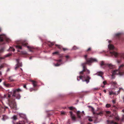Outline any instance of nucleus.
I'll return each instance as SVG.
<instances>
[{
	"instance_id": "obj_8",
	"label": "nucleus",
	"mask_w": 124,
	"mask_h": 124,
	"mask_svg": "<svg viewBox=\"0 0 124 124\" xmlns=\"http://www.w3.org/2000/svg\"><path fill=\"white\" fill-rule=\"evenodd\" d=\"M3 84L5 87L8 88L13 87L15 85L14 83L13 84L7 83L5 82H4L3 83Z\"/></svg>"
},
{
	"instance_id": "obj_59",
	"label": "nucleus",
	"mask_w": 124,
	"mask_h": 124,
	"mask_svg": "<svg viewBox=\"0 0 124 124\" xmlns=\"http://www.w3.org/2000/svg\"><path fill=\"white\" fill-rule=\"evenodd\" d=\"M82 113L84 114V111H82Z\"/></svg>"
},
{
	"instance_id": "obj_55",
	"label": "nucleus",
	"mask_w": 124,
	"mask_h": 124,
	"mask_svg": "<svg viewBox=\"0 0 124 124\" xmlns=\"http://www.w3.org/2000/svg\"><path fill=\"white\" fill-rule=\"evenodd\" d=\"M104 92L105 93H106V90H104Z\"/></svg>"
},
{
	"instance_id": "obj_26",
	"label": "nucleus",
	"mask_w": 124,
	"mask_h": 124,
	"mask_svg": "<svg viewBox=\"0 0 124 124\" xmlns=\"http://www.w3.org/2000/svg\"><path fill=\"white\" fill-rule=\"evenodd\" d=\"M15 50V49L14 48H13V47H10L8 50V51H13L14 52V51Z\"/></svg>"
},
{
	"instance_id": "obj_49",
	"label": "nucleus",
	"mask_w": 124,
	"mask_h": 124,
	"mask_svg": "<svg viewBox=\"0 0 124 124\" xmlns=\"http://www.w3.org/2000/svg\"><path fill=\"white\" fill-rule=\"evenodd\" d=\"M117 63H120L121 62V61H119V60L118 59L117 60Z\"/></svg>"
},
{
	"instance_id": "obj_21",
	"label": "nucleus",
	"mask_w": 124,
	"mask_h": 124,
	"mask_svg": "<svg viewBox=\"0 0 124 124\" xmlns=\"http://www.w3.org/2000/svg\"><path fill=\"white\" fill-rule=\"evenodd\" d=\"M47 44L50 47H51L54 44V42H48L47 43Z\"/></svg>"
},
{
	"instance_id": "obj_41",
	"label": "nucleus",
	"mask_w": 124,
	"mask_h": 124,
	"mask_svg": "<svg viewBox=\"0 0 124 124\" xmlns=\"http://www.w3.org/2000/svg\"><path fill=\"white\" fill-rule=\"evenodd\" d=\"M19 115L21 117H23V115L22 114H19Z\"/></svg>"
},
{
	"instance_id": "obj_2",
	"label": "nucleus",
	"mask_w": 124,
	"mask_h": 124,
	"mask_svg": "<svg viewBox=\"0 0 124 124\" xmlns=\"http://www.w3.org/2000/svg\"><path fill=\"white\" fill-rule=\"evenodd\" d=\"M13 92H9L7 95L8 103L9 106L11 109H16V105L15 101V99H19L21 96L19 92L22 91L21 90L18 88L13 89Z\"/></svg>"
},
{
	"instance_id": "obj_42",
	"label": "nucleus",
	"mask_w": 124,
	"mask_h": 124,
	"mask_svg": "<svg viewBox=\"0 0 124 124\" xmlns=\"http://www.w3.org/2000/svg\"><path fill=\"white\" fill-rule=\"evenodd\" d=\"M91 47H90L87 50H86V51H87V52L90 51H91Z\"/></svg>"
},
{
	"instance_id": "obj_34",
	"label": "nucleus",
	"mask_w": 124,
	"mask_h": 124,
	"mask_svg": "<svg viewBox=\"0 0 124 124\" xmlns=\"http://www.w3.org/2000/svg\"><path fill=\"white\" fill-rule=\"evenodd\" d=\"M111 105L110 104H108L106 105V107L107 108H109L110 107Z\"/></svg>"
},
{
	"instance_id": "obj_13",
	"label": "nucleus",
	"mask_w": 124,
	"mask_h": 124,
	"mask_svg": "<svg viewBox=\"0 0 124 124\" xmlns=\"http://www.w3.org/2000/svg\"><path fill=\"white\" fill-rule=\"evenodd\" d=\"M8 79L9 82H13L15 81V80L13 79V77L12 76L9 77L8 78Z\"/></svg>"
},
{
	"instance_id": "obj_10",
	"label": "nucleus",
	"mask_w": 124,
	"mask_h": 124,
	"mask_svg": "<svg viewBox=\"0 0 124 124\" xmlns=\"http://www.w3.org/2000/svg\"><path fill=\"white\" fill-rule=\"evenodd\" d=\"M70 117L72 120H75L76 119V118L75 115L73 114L72 112L71 111H70Z\"/></svg>"
},
{
	"instance_id": "obj_27",
	"label": "nucleus",
	"mask_w": 124,
	"mask_h": 124,
	"mask_svg": "<svg viewBox=\"0 0 124 124\" xmlns=\"http://www.w3.org/2000/svg\"><path fill=\"white\" fill-rule=\"evenodd\" d=\"M89 107H90L91 108H92L91 111H92V112L93 113V114L95 115V113L94 112V108L92 107L89 106Z\"/></svg>"
},
{
	"instance_id": "obj_57",
	"label": "nucleus",
	"mask_w": 124,
	"mask_h": 124,
	"mask_svg": "<svg viewBox=\"0 0 124 124\" xmlns=\"http://www.w3.org/2000/svg\"><path fill=\"white\" fill-rule=\"evenodd\" d=\"M1 75V71H0V75Z\"/></svg>"
},
{
	"instance_id": "obj_48",
	"label": "nucleus",
	"mask_w": 124,
	"mask_h": 124,
	"mask_svg": "<svg viewBox=\"0 0 124 124\" xmlns=\"http://www.w3.org/2000/svg\"><path fill=\"white\" fill-rule=\"evenodd\" d=\"M65 57L67 59H68L69 57V56L68 55H66L65 56Z\"/></svg>"
},
{
	"instance_id": "obj_36",
	"label": "nucleus",
	"mask_w": 124,
	"mask_h": 124,
	"mask_svg": "<svg viewBox=\"0 0 124 124\" xmlns=\"http://www.w3.org/2000/svg\"><path fill=\"white\" fill-rule=\"evenodd\" d=\"M4 51V49L2 48L0 49V53L3 52Z\"/></svg>"
},
{
	"instance_id": "obj_28",
	"label": "nucleus",
	"mask_w": 124,
	"mask_h": 124,
	"mask_svg": "<svg viewBox=\"0 0 124 124\" xmlns=\"http://www.w3.org/2000/svg\"><path fill=\"white\" fill-rule=\"evenodd\" d=\"M12 118L14 120H16L17 119V116L16 115L12 117Z\"/></svg>"
},
{
	"instance_id": "obj_23",
	"label": "nucleus",
	"mask_w": 124,
	"mask_h": 124,
	"mask_svg": "<svg viewBox=\"0 0 124 124\" xmlns=\"http://www.w3.org/2000/svg\"><path fill=\"white\" fill-rule=\"evenodd\" d=\"M27 47L30 50V51H31V52H33V48L31 47H30L29 46H27Z\"/></svg>"
},
{
	"instance_id": "obj_18",
	"label": "nucleus",
	"mask_w": 124,
	"mask_h": 124,
	"mask_svg": "<svg viewBox=\"0 0 124 124\" xmlns=\"http://www.w3.org/2000/svg\"><path fill=\"white\" fill-rule=\"evenodd\" d=\"M11 55V54H7L4 57H0V60L1 59H4L5 58Z\"/></svg>"
},
{
	"instance_id": "obj_54",
	"label": "nucleus",
	"mask_w": 124,
	"mask_h": 124,
	"mask_svg": "<svg viewBox=\"0 0 124 124\" xmlns=\"http://www.w3.org/2000/svg\"><path fill=\"white\" fill-rule=\"evenodd\" d=\"M116 118L117 120H119V117H116Z\"/></svg>"
},
{
	"instance_id": "obj_15",
	"label": "nucleus",
	"mask_w": 124,
	"mask_h": 124,
	"mask_svg": "<svg viewBox=\"0 0 124 124\" xmlns=\"http://www.w3.org/2000/svg\"><path fill=\"white\" fill-rule=\"evenodd\" d=\"M7 108H8V107H5V108L0 107V112H2L5 110Z\"/></svg>"
},
{
	"instance_id": "obj_61",
	"label": "nucleus",
	"mask_w": 124,
	"mask_h": 124,
	"mask_svg": "<svg viewBox=\"0 0 124 124\" xmlns=\"http://www.w3.org/2000/svg\"><path fill=\"white\" fill-rule=\"evenodd\" d=\"M122 111H123V112H124V109L123 110H122Z\"/></svg>"
},
{
	"instance_id": "obj_6",
	"label": "nucleus",
	"mask_w": 124,
	"mask_h": 124,
	"mask_svg": "<svg viewBox=\"0 0 124 124\" xmlns=\"http://www.w3.org/2000/svg\"><path fill=\"white\" fill-rule=\"evenodd\" d=\"M1 31V29L0 28V32ZM5 40L7 42H9L10 41V40L9 39L6 37L4 35H0V41L1 42H2Z\"/></svg>"
},
{
	"instance_id": "obj_20",
	"label": "nucleus",
	"mask_w": 124,
	"mask_h": 124,
	"mask_svg": "<svg viewBox=\"0 0 124 124\" xmlns=\"http://www.w3.org/2000/svg\"><path fill=\"white\" fill-rule=\"evenodd\" d=\"M107 122L108 123H110L111 124H118L116 122H115L113 121H110L109 120H107Z\"/></svg>"
},
{
	"instance_id": "obj_4",
	"label": "nucleus",
	"mask_w": 124,
	"mask_h": 124,
	"mask_svg": "<svg viewBox=\"0 0 124 124\" xmlns=\"http://www.w3.org/2000/svg\"><path fill=\"white\" fill-rule=\"evenodd\" d=\"M116 71L119 72L118 74L120 76L124 75V64L120 65L119 67L118 70H116Z\"/></svg>"
},
{
	"instance_id": "obj_45",
	"label": "nucleus",
	"mask_w": 124,
	"mask_h": 124,
	"mask_svg": "<svg viewBox=\"0 0 124 124\" xmlns=\"http://www.w3.org/2000/svg\"><path fill=\"white\" fill-rule=\"evenodd\" d=\"M106 113L107 114H109L110 113V112L109 111H106Z\"/></svg>"
},
{
	"instance_id": "obj_39",
	"label": "nucleus",
	"mask_w": 124,
	"mask_h": 124,
	"mask_svg": "<svg viewBox=\"0 0 124 124\" xmlns=\"http://www.w3.org/2000/svg\"><path fill=\"white\" fill-rule=\"evenodd\" d=\"M122 89V88H120L119 90L117 91V93H116V94L117 95L120 92V89Z\"/></svg>"
},
{
	"instance_id": "obj_3",
	"label": "nucleus",
	"mask_w": 124,
	"mask_h": 124,
	"mask_svg": "<svg viewBox=\"0 0 124 124\" xmlns=\"http://www.w3.org/2000/svg\"><path fill=\"white\" fill-rule=\"evenodd\" d=\"M109 53L112 56L114 55L116 57L120 58L121 59H124V53L118 54L114 51L112 52L110 51Z\"/></svg>"
},
{
	"instance_id": "obj_44",
	"label": "nucleus",
	"mask_w": 124,
	"mask_h": 124,
	"mask_svg": "<svg viewBox=\"0 0 124 124\" xmlns=\"http://www.w3.org/2000/svg\"><path fill=\"white\" fill-rule=\"evenodd\" d=\"M62 49L64 51H66L68 50V49L67 48H62Z\"/></svg>"
},
{
	"instance_id": "obj_5",
	"label": "nucleus",
	"mask_w": 124,
	"mask_h": 124,
	"mask_svg": "<svg viewBox=\"0 0 124 124\" xmlns=\"http://www.w3.org/2000/svg\"><path fill=\"white\" fill-rule=\"evenodd\" d=\"M28 43L24 41H20L18 45L16 46V48L19 49H22V46H25L27 45Z\"/></svg>"
},
{
	"instance_id": "obj_51",
	"label": "nucleus",
	"mask_w": 124,
	"mask_h": 124,
	"mask_svg": "<svg viewBox=\"0 0 124 124\" xmlns=\"http://www.w3.org/2000/svg\"><path fill=\"white\" fill-rule=\"evenodd\" d=\"M65 112H63L61 113V114H65Z\"/></svg>"
},
{
	"instance_id": "obj_14",
	"label": "nucleus",
	"mask_w": 124,
	"mask_h": 124,
	"mask_svg": "<svg viewBox=\"0 0 124 124\" xmlns=\"http://www.w3.org/2000/svg\"><path fill=\"white\" fill-rule=\"evenodd\" d=\"M77 114L78 117L79 118H80L81 117V116H82V113L79 111L77 112Z\"/></svg>"
},
{
	"instance_id": "obj_37",
	"label": "nucleus",
	"mask_w": 124,
	"mask_h": 124,
	"mask_svg": "<svg viewBox=\"0 0 124 124\" xmlns=\"http://www.w3.org/2000/svg\"><path fill=\"white\" fill-rule=\"evenodd\" d=\"M68 108L70 110H73L75 108L72 107H69Z\"/></svg>"
},
{
	"instance_id": "obj_52",
	"label": "nucleus",
	"mask_w": 124,
	"mask_h": 124,
	"mask_svg": "<svg viewBox=\"0 0 124 124\" xmlns=\"http://www.w3.org/2000/svg\"><path fill=\"white\" fill-rule=\"evenodd\" d=\"M112 102H113L114 103H115V100H113Z\"/></svg>"
},
{
	"instance_id": "obj_35",
	"label": "nucleus",
	"mask_w": 124,
	"mask_h": 124,
	"mask_svg": "<svg viewBox=\"0 0 124 124\" xmlns=\"http://www.w3.org/2000/svg\"><path fill=\"white\" fill-rule=\"evenodd\" d=\"M61 64L62 63L60 64L59 63H57L56 64H55L54 65L55 66H60Z\"/></svg>"
},
{
	"instance_id": "obj_62",
	"label": "nucleus",
	"mask_w": 124,
	"mask_h": 124,
	"mask_svg": "<svg viewBox=\"0 0 124 124\" xmlns=\"http://www.w3.org/2000/svg\"><path fill=\"white\" fill-rule=\"evenodd\" d=\"M102 86V87H103H103H104V86Z\"/></svg>"
},
{
	"instance_id": "obj_47",
	"label": "nucleus",
	"mask_w": 124,
	"mask_h": 124,
	"mask_svg": "<svg viewBox=\"0 0 124 124\" xmlns=\"http://www.w3.org/2000/svg\"><path fill=\"white\" fill-rule=\"evenodd\" d=\"M103 83L104 84V85H105L106 83V82L105 81H104L103 82Z\"/></svg>"
},
{
	"instance_id": "obj_24",
	"label": "nucleus",
	"mask_w": 124,
	"mask_h": 124,
	"mask_svg": "<svg viewBox=\"0 0 124 124\" xmlns=\"http://www.w3.org/2000/svg\"><path fill=\"white\" fill-rule=\"evenodd\" d=\"M110 84L114 85H116L117 84L116 82L113 81L110 82Z\"/></svg>"
},
{
	"instance_id": "obj_43",
	"label": "nucleus",
	"mask_w": 124,
	"mask_h": 124,
	"mask_svg": "<svg viewBox=\"0 0 124 124\" xmlns=\"http://www.w3.org/2000/svg\"><path fill=\"white\" fill-rule=\"evenodd\" d=\"M88 120L89 121H91V122L93 120L92 119L90 118H89V119H88Z\"/></svg>"
},
{
	"instance_id": "obj_17",
	"label": "nucleus",
	"mask_w": 124,
	"mask_h": 124,
	"mask_svg": "<svg viewBox=\"0 0 124 124\" xmlns=\"http://www.w3.org/2000/svg\"><path fill=\"white\" fill-rule=\"evenodd\" d=\"M2 117V119L3 121H5L6 120L8 119L9 118V117L5 115H3Z\"/></svg>"
},
{
	"instance_id": "obj_1",
	"label": "nucleus",
	"mask_w": 124,
	"mask_h": 124,
	"mask_svg": "<svg viewBox=\"0 0 124 124\" xmlns=\"http://www.w3.org/2000/svg\"><path fill=\"white\" fill-rule=\"evenodd\" d=\"M87 55H85L84 57L86 61V62L82 64V66L83 67V70L80 72V76H78L77 80L79 81L80 79H81L83 82L85 81L86 83H88L89 82V80L91 78L87 75V74L90 73V71L87 69L86 66V64H89V63L97 61V60L93 58H87Z\"/></svg>"
},
{
	"instance_id": "obj_25",
	"label": "nucleus",
	"mask_w": 124,
	"mask_h": 124,
	"mask_svg": "<svg viewBox=\"0 0 124 124\" xmlns=\"http://www.w3.org/2000/svg\"><path fill=\"white\" fill-rule=\"evenodd\" d=\"M55 46L60 49H61L62 48V46L61 45L55 44Z\"/></svg>"
},
{
	"instance_id": "obj_50",
	"label": "nucleus",
	"mask_w": 124,
	"mask_h": 124,
	"mask_svg": "<svg viewBox=\"0 0 124 124\" xmlns=\"http://www.w3.org/2000/svg\"><path fill=\"white\" fill-rule=\"evenodd\" d=\"M23 87L24 88H25L26 89H27L26 88V85H23Z\"/></svg>"
},
{
	"instance_id": "obj_30",
	"label": "nucleus",
	"mask_w": 124,
	"mask_h": 124,
	"mask_svg": "<svg viewBox=\"0 0 124 124\" xmlns=\"http://www.w3.org/2000/svg\"><path fill=\"white\" fill-rule=\"evenodd\" d=\"M121 33H118L115 34V36L117 37H119L121 35Z\"/></svg>"
},
{
	"instance_id": "obj_53",
	"label": "nucleus",
	"mask_w": 124,
	"mask_h": 124,
	"mask_svg": "<svg viewBox=\"0 0 124 124\" xmlns=\"http://www.w3.org/2000/svg\"><path fill=\"white\" fill-rule=\"evenodd\" d=\"M16 124H22L20 122H18Z\"/></svg>"
},
{
	"instance_id": "obj_58",
	"label": "nucleus",
	"mask_w": 124,
	"mask_h": 124,
	"mask_svg": "<svg viewBox=\"0 0 124 124\" xmlns=\"http://www.w3.org/2000/svg\"><path fill=\"white\" fill-rule=\"evenodd\" d=\"M32 58V57H30V58H29V59H31Z\"/></svg>"
},
{
	"instance_id": "obj_12",
	"label": "nucleus",
	"mask_w": 124,
	"mask_h": 124,
	"mask_svg": "<svg viewBox=\"0 0 124 124\" xmlns=\"http://www.w3.org/2000/svg\"><path fill=\"white\" fill-rule=\"evenodd\" d=\"M108 47L109 50H113L114 49V46L112 45L109 44L108 46Z\"/></svg>"
},
{
	"instance_id": "obj_9",
	"label": "nucleus",
	"mask_w": 124,
	"mask_h": 124,
	"mask_svg": "<svg viewBox=\"0 0 124 124\" xmlns=\"http://www.w3.org/2000/svg\"><path fill=\"white\" fill-rule=\"evenodd\" d=\"M119 73V72L118 71H116L115 70L113 71L112 72V74L111 75V78L112 79H114L115 78V75H119L118 73Z\"/></svg>"
},
{
	"instance_id": "obj_64",
	"label": "nucleus",
	"mask_w": 124,
	"mask_h": 124,
	"mask_svg": "<svg viewBox=\"0 0 124 124\" xmlns=\"http://www.w3.org/2000/svg\"><path fill=\"white\" fill-rule=\"evenodd\" d=\"M1 86H0V88H1Z\"/></svg>"
},
{
	"instance_id": "obj_60",
	"label": "nucleus",
	"mask_w": 124,
	"mask_h": 124,
	"mask_svg": "<svg viewBox=\"0 0 124 124\" xmlns=\"http://www.w3.org/2000/svg\"><path fill=\"white\" fill-rule=\"evenodd\" d=\"M87 124H92L90 123H88Z\"/></svg>"
},
{
	"instance_id": "obj_33",
	"label": "nucleus",
	"mask_w": 124,
	"mask_h": 124,
	"mask_svg": "<svg viewBox=\"0 0 124 124\" xmlns=\"http://www.w3.org/2000/svg\"><path fill=\"white\" fill-rule=\"evenodd\" d=\"M53 55L56 54L57 55L59 54V52L58 51L55 52L53 53Z\"/></svg>"
},
{
	"instance_id": "obj_38",
	"label": "nucleus",
	"mask_w": 124,
	"mask_h": 124,
	"mask_svg": "<svg viewBox=\"0 0 124 124\" xmlns=\"http://www.w3.org/2000/svg\"><path fill=\"white\" fill-rule=\"evenodd\" d=\"M56 61L57 62H59V63L60 64V62H62V60L61 59H59L57 60H56Z\"/></svg>"
},
{
	"instance_id": "obj_40",
	"label": "nucleus",
	"mask_w": 124,
	"mask_h": 124,
	"mask_svg": "<svg viewBox=\"0 0 124 124\" xmlns=\"http://www.w3.org/2000/svg\"><path fill=\"white\" fill-rule=\"evenodd\" d=\"M19 67L16 64L15 68V70H16Z\"/></svg>"
},
{
	"instance_id": "obj_19",
	"label": "nucleus",
	"mask_w": 124,
	"mask_h": 124,
	"mask_svg": "<svg viewBox=\"0 0 124 124\" xmlns=\"http://www.w3.org/2000/svg\"><path fill=\"white\" fill-rule=\"evenodd\" d=\"M16 61L17 62V65H18L19 67L22 66V64L21 63H20L19 61V60L18 59H16Z\"/></svg>"
},
{
	"instance_id": "obj_46",
	"label": "nucleus",
	"mask_w": 124,
	"mask_h": 124,
	"mask_svg": "<svg viewBox=\"0 0 124 124\" xmlns=\"http://www.w3.org/2000/svg\"><path fill=\"white\" fill-rule=\"evenodd\" d=\"M3 67H4V66L3 65H1L0 66V69H1L2 68H3Z\"/></svg>"
},
{
	"instance_id": "obj_7",
	"label": "nucleus",
	"mask_w": 124,
	"mask_h": 124,
	"mask_svg": "<svg viewBox=\"0 0 124 124\" xmlns=\"http://www.w3.org/2000/svg\"><path fill=\"white\" fill-rule=\"evenodd\" d=\"M100 65L101 66H104L105 67L108 66L111 69L113 68L114 67L111 64H105L104 63V62L103 61H102L101 62L100 64Z\"/></svg>"
},
{
	"instance_id": "obj_56",
	"label": "nucleus",
	"mask_w": 124,
	"mask_h": 124,
	"mask_svg": "<svg viewBox=\"0 0 124 124\" xmlns=\"http://www.w3.org/2000/svg\"><path fill=\"white\" fill-rule=\"evenodd\" d=\"M2 81V80L1 79H0V83Z\"/></svg>"
},
{
	"instance_id": "obj_31",
	"label": "nucleus",
	"mask_w": 124,
	"mask_h": 124,
	"mask_svg": "<svg viewBox=\"0 0 124 124\" xmlns=\"http://www.w3.org/2000/svg\"><path fill=\"white\" fill-rule=\"evenodd\" d=\"M116 93L115 92L114 93L112 91L109 92V94L110 95H111L112 94L116 95Z\"/></svg>"
},
{
	"instance_id": "obj_16",
	"label": "nucleus",
	"mask_w": 124,
	"mask_h": 124,
	"mask_svg": "<svg viewBox=\"0 0 124 124\" xmlns=\"http://www.w3.org/2000/svg\"><path fill=\"white\" fill-rule=\"evenodd\" d=\"M96 74L98 76L102 77V76L103 74V73L101 71H100L99 72H98L96 73Z\"/></svg>"
},
{
	"instance_id": "obj_22",
	"label": "nucleus",
	"mask_w": 124,
	"mask_h": 124,
	"mask_svg": "<svg viewBox=\"0 0 124 124\" xmlns=\"http://www.w3.org/2000/svg\"><path fill=\"white\" fill-rule=\"evenodd\" d=\"M103 114V112L102 111H101L100 112L98 113H96L95 115L96 116L98 115H100L101 116H102Z\"/></svg>"
},
{
	"instance_id": "obj_11",
	"label": "nucleus",
	"mask_w": 124,
	"mask_h": 124,
	"mask_svg": "<svg viewBox=\"0 0 124 124\" xmlns=\"http://www.w3.org/2000/svg\"><path fill=\"white\" fill-rule=\"evenodd\" d=\"M31 81L32 82V84L34 87H35L37 86L38 83L37 81L32 80H31Z\"/></svg>"
},
{
	"instance_id": "obj_29",
	"label": "nucleus",
	"mask_w": 124,
	"mask_h": 124,
	"mask_svg": "<svg viewBox=\"0 0 124 124\" xmlns=\"http://www.w3.org/2000/svg\"><path fill=\"white\" fill-rule=\"evenodd\" d=\"M37 89H36L35 88H31L30 89V92H32V91H37Z\"/></svg>"
},
{
	"instance_id": "obj_63",
	"label": "nucleus",
	"mask_w": 124,
	"mask_h": 124,
	"mask_svg": "<svg viewBox=\"0 0 124 124\" xmlns=\"http://www.w3.org/2000/svg\"><path fill=\"white\" fill-rule=\"evenodd\" d=\"M123 99L124 101V97L123 98Z\"/></svg>"
},
{
	"instance_id": "obj_32",
	"label": "nucleus",
	"mask_w": 124,
	"mask_h": 124,
	"mask_svg": "<svg viewBox=\"0 0 124 124\" xmlns=\"http://www.w3.org/2000/svg\"><path fill=\"white\" fill-rule=\"evenodd\" d=\"M79 48L77 47V46H74L73 47L72 49L73 50H75L76 49H78Z\"/></svg>"
}]
</instances>
